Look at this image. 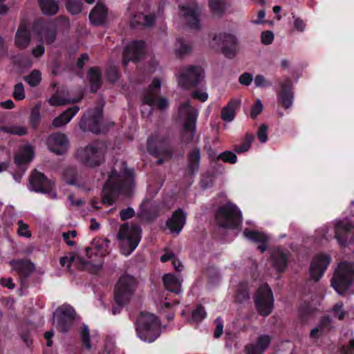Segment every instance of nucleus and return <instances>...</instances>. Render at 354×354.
I'll list each match as a JSON object with an SVG mask.
<instances>
[{
    "mask_svg": "<svg viewBox=\"0 0 354 354\" xmlns=\"http://www.w3.org/2000/svg\"><path fill=\"white\" fill-rule=\"evenodd\" d=\"M141 229L139 226L128 223L123 224L118 232V239L123 254L129 255L137 247L140 239Z\"/></svg>",
    "mask_w": 354,
    "mask_h": 354,
    "instance_id": "39448f33",
    "label": "nucleus"
},
{
    "mask_svg": "<svg viewBox=\"0 0 354 354\" xmlns=\"http://www.w3.org/2000/svg\"><path fill=\"white\" fill-rule=\"evenodd\" d=\"M145 42L133 41L127 45L123 54V65L127 66L130 60L137 62L144 53Z\"/></svg>",
    "mask_w": 354,
    "mask_h": 354,
    "instance_id": "6ab92c4d",
    "label": "nucleus"
},
{
    "mask_svg": "<svg viewBox=\"0 0 354 354\" xmlns=\"http://www.w3.org/2000/svg\"><path fill=\"white\" fill-rule=\"evenodd\" d=\"M155 24V16L153 15H145L142 13H139L134 16L131 22L133 27H136L138 25H144L145 26H151Z\"/></svg>",
    "mask_w": 354,
    "mask_h": 354,
    "instance_id": "e433bc0d",
    "label": "nucleus"
},
{
    "mask_svg": "<svg viewBox=\"0 0 354 354\" xmlns=\"http://www.w3.org/2000/svg\"><path fill=\"white\" fill-rule=\"evenodd\" d=\"M110 241L107 239H103L102 241H98L96 243H94L93 247L97 249V250L100 252L101 255H105L109 253V245Z\"/></svg>",
    "mask_w": 354,
    "mask_h": 354,
    "instance_id": "3c124183",
    "label": "nucleus"
},
{
    "mask_svg": "<svg viewBox=\"0 0 354 354\" xmlns=\"http://www.w3.org/2000/svg\"><path fill=\"white\" fill-rule=\"evenodd\" d=\"M330 260V257L328 254H321L315 256L311 263L310 277L315 281H318L326 270Z\"/></svg>",
    "mask_w": 354,
    "mask_h": 354,
    "instance_id": "412c9836",
    "label": "nucleus"
},
{
    "mask_svg": "<svg viewBox=\"0 0 354 354\" xmlns=\"http://www.w3.org/2000/svg\"><path fill=\"white\" fill-rule=\"evenodd\" d=\"M272 265L279 272H283L287 265V257L279 249L273 250L271 255Z\"/></svg>",
    "mask_w": 354,
    "mask_h": 354,
    "instance_id": "c756f323",
    "label": "nucleus"
},
{
    "mask_svg": "<svg viewBox=\"0 0 354 354\" xmlns=\"http://www.w3.org/2000/svg\"><path fill=\"white\" fill-rule=\"evenodd\" d=\"M206 316L204 307L202 305H198L196 309L192 311V317L189 319V322L198 323L202 321Z\"/></svg>",
    "mask_w": 354,
    "mask_h": 354,
    "instance_id": "49530a36",
    "label": "nucleus"
},
{
    "mask_svg": "<svg viewBox=\"0 0 354 354\" xmlns=\"http://www.w3.org/2000/svg\"><path fill=\"white\" fill-rule=\"evenodd\" d=\"M81 338L83 343V345L87 349H90L91 347V342H90V333L88 328L86 326H84L82 328L81 331Z\"/></svg>",
    "mask_w": 354,
    "mask_h": 354,
    "instance_id": "4d7b16f0",
    "label": "nucleus"
},
{
    "mask_svg": "<svg viewBox=\"0 0 354 354\" xmlns=\"http://www.w3.org/2000/svg\"><path fill=\"white\" fill-rule=\"evenodd\" d=\"M147 150L152 156L158 158V165H162L169 159L173 154L172 150L167 146L162 145L153 138H150L147 141Z\"/></svg>",
    "mask_w": 354,
    "mask_h": 354,
    "instance_id": "f3484780",
    "label": "nucleus"
},
{
    "mask_svg": "<svg viewBox=\"0 0 354 354\" xmlns=\"http://www.w3.org/2000/svg\"><path fill=\"white\" fill-rule=\"evenodd\" d=\"M24 80L31 86H37L41 80V72L38 70H33L28 75L24 77Z\"/></svg>",
    "mask_w": 354,
    "mask_h": 354,
    "instance_id": "37998d69",
    "label": "nucleus"
},
{
    "mask_svg": "<svg viewBox=\"0 0 354 354\" xmlns=\"http://www.w3.org/2000/svg\"><path fill=\"white\" fill-rule=\"evenodd\" d=\"M107 79L111 82H116L119 78V73L117 68L115 66L109 67L106 72Z\"/></svg>",
    "mask_w": 354,
    "mask_h": 354,
    "instance_id": "13d9d810",
    "label": "nucleus"
},
{
    "mask_svg": "<svg viewBox=\"0 0 354 354\" xmlns=\"http://www.w3.org/2000/svg\"><path fill=\"white\" fill-rule=\"evenodd\" d=\"M38 3L46 15H54L59 10V6L55 0H38Z\"/></svg>",
    "mask_w": 354,
    "mask_h": 354,
    "instance_id": "c9c22d12",
    "label": "nucleus"
},
{
    "mask_svg": "<svg viewBox=\"0 0 354 354\" xmlns=\"http://www.w3.org/2000/svg\"><path fill=\"white\" fill-rule=\"evenodd\" d=\"M254 140V136L252 134L246 133L245 138L241 144L236 145L234 150L237 153H243L248 151Z\"/></svg>",
    "mask_w": 354,
    "mask_h": 354,
    "instance_id": "c03bdc74",
    "label": "nucleus"
},
{
    "mask_svg": "<svg viewBox=\"0 0 354 354\" xmlns=\"http://www.w3.org/2000/svg\"><path fill=\"white\" fill-rule=\"evenodd\" d=\"M57 319V328L62 333H66L72 326L75 317V310L70 306H62L54 313Z\"/></svg>",
    "mask_w": 354,
    "mask_h": 354,
    "instance_id": "f8f14e48",
    "label": "nucleus"
},
{
    "mask_svg": "<svg viewBox=\"0 0 354 354\" xmlns=\"http://www.w3.org/2000/svg\"><path fill=\"white\" fill-rule=\"evenodd\" d=\"M241 104L240 99H232L221 111V118L225 122H231L235 116V111Z\"/></svg>",
    "mask_w": 354,
    "mask_h": 354,
    "instance_id": "2f4dec72",
    "label": "nucleus"
},
{
    "mask_svg": "<svg viewBox=\"0 0 354 354\" xmlns=\"http://www.w3.org/2000/svg\"><path fill=\"white\" fill-rule=\"evenodd\" d=\"M10 263L19 275L21 284L26 286L28 278L35 270V264L28 259L13 260Z\"/></svg>",
    "mask_w": 354,
    "mask_h": 354,
    "instance_id": "a211bd4d",
    "label": "nucleus"
},
{
    "mask_svg": "<svg viewBox=\"0 0 354 354\" xmlns=\"http://www.w3.org/2000/svg\"><path fill=\"white\" fill-rule=\"evenodd\" d=\"M31 190L37 192L50 193L52 183L44 174L35 171L29 178Z\"/></svg>",
    "mask_w": 354,
    "mask_h": 354,
    "instance_id": "aec40b11",
    "label": "nucleus"
},
{
    "mask_svg": "<svg viewBox=\"0 0 354 354\" xmlns=\"http://www.w3.org/2000/svg\"><path fill=\"white\" fill-rule=\"evenodd\" d=\"M39 35L46 44H50L53 43L57 38V30L53 26H46L41 30Z\"/></svg>",
    "mask_w": 354,
    "mask_h": 354,
    "instance_id": "4c0bfd02",
    "label": "nucleus"
},
{
    "mask_svg": "<svg viewBox=\"0 0 354 354\" xmlns=\"http://www.w3.org/2000/svg\"><path fill=\"white\" fill-rule=\"evenodd\" d=\"M243 235L247 239L255 243H259L258 245V249L261 250V252H264L267 250L268 237L264 233L257 231H250L248 230H245L243 232Z\"/></svg>",
    "mask_w": 354,
    "mask_h": 354,
    "instance_id": "bb28decb",
    "label": "nucleus"
},
{
    "mask_svg": "<svg viewBox=\"0 0 354 354\" xmlns=\"http://www.w3.org/2000/svg\"><path fill=\"white\" fill-rule=\"evenodd\" d=\"M254 85L257 87H266L270 86L271 83L263 75H257L254 77Z\"/></svg>",
    "mask_w": 354,
    "mask_h": 354,
    "instance_id": "052dcab7",
    "label": "nucleus"
},
{
    "mask_svg": "<svg viewBox=\"0 0 354 354\" xmlns=\"http://www.w3.org/2000/svg\"><path fill=\"white\" fill-rule=\"evenodd\" d=\"M31 32L24 23L19 24L15 36V46L20 49L27 48L31 41Z\"/></svg>",
    "mask_w": 354,
    "mask_h": 354,
    "instance_id": "5701e85b",
    "label": "nucleus"
},
{
    "mask_svg": "<svg viewBox=\"0 0 354 354\" xmlns=\"http://www.w3.org/2000/svg\"><path fill=\"white\" fill-rule=\"evenodd\" d=\"M353 283L354 265L348 262L340 263L331 279L332 286L339 295H344Z\"/></svg>",
    "mask_w": 354,
    "mask_h": 354,
    "instance_id": "20e7f679",
    "label": "nucleus"
},
{
    "mask_svg": "<svg viewBox=\"0 0 354 354\" xmlns=\"http://www.w3.org/2000/svg\"><path fill=\"white\" fill-rule=\"evenodd\" d=\"M106 17L107 9L105 6L101 3H97L89 14L91 22L95 26L104 24Z\"/></svg>",
    "mask_w": 354,
    "mask_h": 354,
    "instance_id": "a878e982",
    "label": "nucleus"
},
{
    "mask_svg": "<svg viewBox=\"0 0 354 354\" xmlns=\"http://www.w3.org/2000/svg\"><path fill=\"white\" fill-rule=\"evenodd\" d=\"M81 98L82 97H79V98L73 99L71 100L64 99L62 97H60L59 95L55 94L48 100V102L50 104V105L57 106L64 105L67 103L77 102L80 101Z\"/></svg>",
    "mask_w": 354,
    "mask_h": 354,
    "instance_id": "de8ad7c7",
    "label": "nucleus"
},
{
    "mask_svg": "<svg viewBox=\"0 0 354 354\" xmlns=\"http://www.w3.org/2000/svg\"><path fill=\"white\" fill-rule=\"evenodd\" d=\"M274 39V34L271 31H264L261 33V41L265 45L270 44Z\"/></svg>",
    "mask_w": 354,
    "mask_h": 354,
    "instance_id": "e2e57ef3",
    "label": "nucleus"
},
{
    "mask_svg": "<svg viewBox=\"0 0 354 354\" xmlns=\"http://www.w3.org/2000/svg\"><path fill=\"white\" fill-rule=\"evenodd\" d=\"M331 322L330 318L328 316H325L321 319L318 327L322 332L328 331L331 327Z\"/></svg>",
    "mask_w": 354,
    "mask_h": 354,
    "instance_id": "680f3d73",
    "label": "nucleus"
},
{
    "mask_svg": "<svg viewBox=\"0 0 354 354\" xmlns=\"http://www.w3.org/2000/svg\"><path fill=\"white\" fill-rule=\"evenodd\" d=\"M17 224L19 226L17 230L18 234L21 236L30 238L31 236V233L29 230L28 225L26 223H25L22 220H19Z\"/></svg>",
    "mask_w": 354,
    "mask_h": 354,
    "instance_id": "5fc2aeb1",
    "label": "nucleus"
},
{
    "mask_svg": "<svg viewBox=\"0 0 354 354\" xmlns=\"http://www.w3.org/2000/svg\"><path fill=\"white\" fill-rule=\"evenodd\" d=\"M176 53L178 57L184 56L192 50V46L184 41L182 39H178L176 43Z\"/></svg>",
    "mask_w": 354,
    "mask_h": 354,
    "instance_id": "a18cd8bd",
    "label": "nucleus"
},
{
    "mask_svg": "<svg viewBox=\"0 0 354 354\" xmlns=\"http://www.w3.org/2000/svg\"><path fill=\"white\" fill-rule=\"evenodd\" d=\"M354 236V223L347 218L335 223V239L342 246H346L349 239Z\"/></svg>",
    "mask_w": 354,
    "mask_h": 354,
    "instance_id": "ddd939ff",
    "label": "nucleus"
},
{
    "mask_svg": "<svg viewBox=\"0 0 354 354\" xmlns=\"http://www.w3.org/2000/svg\"><path fill=\"white\" fill-rule=\"evenodd\" d=\"M163 283L167 290L176 294L181 291V281L174 274H167L162 277Z\"/></svg>",
    "mask_w": 354,
    "mask_h": 354,
    "instance_id": "473e14b6",
    "label": "nucleus"
},
{
    "mask_svg": "<svg viewBox=\"0 0 354 354\" xmlns=\"http://www.w3.org/2000/svg\"><path fill=\"white\" fill-rule=\"evenodd\" d=\"M254 304L258 313L268 316L273 309V295L268 285L260 286L254 295Z\"/></svg>",
    "mask_w": 354,
    "mask_h": 354,
    "instance_id": "1a4fd4ad",
    "label": "nucleus"
},
{
    "mask_svg": "<svg viewBox=\"0 0 354 354\" xmlns=\"http://www.w3.org/2000/svg\"><path fill=\"white\" fill-rule=\"evenodd\" d=\"M73 265L77 269L82 270H88L91 272H97L102 268V264L93 265L90 261L84 260L82 257L73 253Z\"/></svg>",
    "mask_w": 354,
    "mask_h": 354,
    "instance_id": "7c9ffc66",
    "label": "nucleus"
},
{
    "mask_svg": "<svg viewBox=\"0 0 354 354\" xmlns=\"http://www.w3.org/2000/svg\"><path fill=\"white\" fill-rule=\"evenodd\" d=\"M134 214L135 212L131 207L122 209L120 213V218L122 221H126L129 218H131L134 216Z\"/></svg>",
    "mask_w": 354,
    "mask_h": 354,
    "instance_id": "338daca9",
    "label": "nucleus"
},
{
    "mask_svg": "<svg viewBox=\"0 0 354 354\" xmlns=\"http://www.w3.org/2000/svg\"><path fill=\"white\" fill-rule=\"evenodd\" d=\"M40 120V107L37 106L32 109L30 116V124L36 128Z\"/></svg>",
    "mask_w": 354,
    "mask_h": 354,
    "instance_id": "603ef678",
    "label": "nucleus"
},
{
    "mask_svg": "<svg viewBox=\"0 0 354 354\" xmlns=\"http://www.w3.org/2000/svg\"><path fill=\"white\" fill-rule=\"evenodd\" d=\"M161 82L158 78H154L148 90L144 94L143 102L149 106L156 104V97L159 93Z\"/></svg>",
    "mask_w": 354,
    "mask_h": 354,
    "instance_id": "c85d7f7f",
    "label": "nucleus"
},
{
    "mask_svg": "<svg viewBox=\"0 0 354 354\" xmlns=\"http://www.w3.org/2000/svg\"><path fill=\"white\" fill-rule=\"evenodd\" d=\"M343 303L338 302L334 305L333 311L334 315L339 319L342 320L345 317V312L343 310Z\"/></svg>",
    "mask_w": 354,
    "mask_h": 354,
    "instance_id": "bf43d9fd",
    "label": "nucleus"
},
{
    "mask_svg": "<svg viewBox=\"0 0 354 354\" xmlns=\"http://www.w3.org/2000/svg\"><path fill=\"white\" fill-rule=\"evenodd\" d=\"M188 169L191 173L197 171L199 169L201 150L198 147L192 149L187 154Z\"/></svg>",
    "mask_w": 354,
    "mask_h": 354,
    "instance_id": "f704fd0d",
    "label": "nucleus"
},
{
    "mask_svg": "<svg viewBox=\"0 0 354 354\" xmlns=\"http://www.w3.org/2000/svg\"><path fill=\"white\" fill-rule=\"evenodd\" d=\"M126 187L124 175L113 169L103 187L102 202L106 205H112L119 194Z\"/></svg>",
    "mask_w": 354,
    "mask_h": 354,
    "instance_id": "f03ea898",
    "label": "nucleus"
},
{
    "mask_svg": "<svg viewBox=\"0 0 354 354\" xmlns=\"http://www.w3.org/2000/svg\"><path fill=\"white\" fill-rule=\"evenodd\" d=\"M80 108L77 106H74L56 117L52 122V126L55 128H60L68 124L71 120L79 111Z\"/></svg>",
    "mask_w": 354,
    "mask_h": 354,
    "instance_id": "cd10ccee",
    "label": "nucleus"
},
{
    "mask_svg": "<svg viewBox=\"0 0 354 354\" xmlns=\"http://www.w3.org/2000/svg\"><path fill=\"white\" fill-rule=\"evenodd\" d=\"M277 91V100L279 104L285 109H290L293 103L294 92L292 80L286 78L279 83Z\"/></svg>",
    "mask_w": 354,
    "mask_h": 354,
    "instance_id": "4468645a",
    "label": "nucleus"
},
{
    "mask_svg": "<svg viewBox=\"0 0 354 354\" xmlns=\"http://www.w3.org/2000/svg\"><path fill=\"white\" fill-rule=\"evenodd\" d=\"M102 112L100 109L88 111L82 116L80 122V128L83 131H91L94 133H101Z\"/></svg>",
    "mask_w": 354,
    "mask_h": 354,
    "instance_id": "9b49d317",
    "label": "nucleus"
},
{
    "mask_svg": "<svg viewBox=\"0 0 354 354\" xmlns=\"http://www.w3.org/2000/svg\"><path fill=\"white\" fill-rule=\"evenodd\" d=\"M180 15L183 17L188 26L193 29L200 28L199 9L198 7L180 6Z\"/></svg>",
    "mask_w": 354,
    "mask_h": 354,
    "instance_id": "4be33fe9",
    "label": "nucleus"
},
{
    "mask_svg": "<svg viewBox=\"0 0 354 354\" xmlns=\"http://www.w3.org/2000/svg\"><path fill=\"white\" fill-rule=\"evenodd\" d=\"M263 110V105L260 100H257L255 104L252 107L251 109V117L255 118L258 115L261 113Z\"/></svg>",
    "mask_w": 354,
    "mask_h": 354,
    "instance_id": "0e129e2a",
    "label": "nucleus"
},
{
    "mask_svg": "<svg viewBox=\"0 0 354 354\" xmlns=\"http://www.w3.org/2000/svg\"><path fill=\"white\" fill-rule=\"evenodd\" d=\"M209 6L212 12L216 15H221L225 11L224 0H209Z\"/></svg>",
    "mask_w": 354,
    "mask_h": 354,
    "instance_id": "79ce46f5",
    "label": "nucleus"
},
{
    "mask_svg": "<svg viewBox=\"0 0 354 354\" xmlns=\"http://www.w3.org/2000/svg\"><path fill=\"white\" fill-rule=\"evenodd\" d=\"M88 79L91 84V90L95 93L102 84V73L97 67L91 68L88 72Z\"/></svg>",
    "mask_w": 354,
    "mask_h": 354,
    "instance_id": "72a5a7b5",
    "label": "nucleus"
},
{
    "mask_svg": "<svg viewBox=\"0 0 354 354\" xmlns=\"http://www.w3.org/2000/svg\"><path fill=\"white\" fill-rule=\"evenodd\" d=\"M1 131L19 136H25L28 133L27 129L25 127L19 125L0 127V132Z\"/></svg>",
    "mask_w": 354,
    "mask_h": 354,
    "instance_id": "58836bf2",
    "label": "nucleus"
},
{
    "mask_svg": "<svg viewBox=\"0 0 354 354\" xmlns=\"http://www.w3.org/2000/svg\"><path fill=\"white\" fill-rule=\"evenodd\" d=\"M216 221L221 227L236 228L242 223L241 212L235 205L227 203L217 210Z\"/></svg>",
    "mask_w": 354,
    "mask_h": 354,
    "instance_id": "423d86ee",
    "label": "nucleus"
},
{
    "mask_svg": "<svg viewBox=\"0 0 354 354\" xmlns=\"http://www.w3.org/2000/svg\"><path fill=\"white\" fill-rule=\"evenodd\" d=\"M205 77L204 70L198 66H187L179 72L178 84L184 88L195 87Z\"/></svg>",
    "mask_w": 354,
    "mask_h": 354,
    "instance_id": "6e6552de",
    "label": "nucleus"
},
{
    "mask_svg": "<svg viewBox=\"0 0 354 354\" xmlns=\"http://www.w3.org/2000/svg\"><path fill=\"white\" fill-rule=\"evenodd\" d=\"M63 180L69 185H75L77 181V170L75 167H68L63 171Z\"/></svg>",
    "mask_w": 354,
    "mask_h": 354,
    "instance_id": "a19ab883",
    "label": "nucleus"
},
{
    "mask_svg": "<svg viewBox=\"0 0 354 354\" xmlns=\"http://www.w3.org/2000/svg\"><path fill=\"white\" fill-rule=\"evenodd\" d=\"M136 285V280L133 276L124 274L120 277L115 285L114 297L118 306H122L129 302L134 294Z\"/></svg>",
    "mask_w": 354,
    "mask_h": 354,
    "instance_id": "0eeeda50",
    "label": "nucleus"
},
{
    "mask_svg": "<svg viewBox=\"0 0 354 354\" xmlns=\"http://www.w3.org/2000/svg\"><path fill=\"white\" fill-rule=\"evenodd\" d=\"M250 299V292L245 286L240 287L236 292V301L239 303H243Z\"/></svg>",
    "mask_w": 354,
    "mask_h": 354,
    "instance_id": "8fccbe9b",
    "label": "nucleus"
},
{
    "mask_svg": "<svg viewBox=\"0 0 354 354\" xmlns=\"http://www.w3.org/2000/svg\"><path fill=\"white\" fill-rule=\"evenodd\" d=\"M106 147L104 142L95 141L77 149L75 156L77 160L86 167L94 168L104 161Z\"/></svg>",
    "mask_w": 354,
    "mask_h": 354,
    "instance_id": "f257e3e1",
    "label": "nucleus"
},
{
    "mask_svg": "<svg viewBox=\"0 0 354 354\" xmlns=\"http://www.w3.org/2000/svg\"><path fill=\"white\" fill-rule=\"evenodd\" d=\"M214 40L226 57H233L236 55L237 40L232 34L220 33L214 37Z\"/></svg>",
    "mask_w": 354,
    "mask_h": 354,
    "instance_id": "dca6fc26",
    "label": "nucleus"
},
{
    "mask_svg": "<svg viewBox=\"0 0 354 354\" xmlns=\"http://www.w3.org/2000/svg\"><path fill=\"white\" fill-rule=\"evenodd\" d=\"M33 157V152L30 147H26L19 154L16 155L15 162L17 165L25 164L29 162Z\"/></svg>",
    "mask_w": 354,
    "mask_h": 354,
    "instance_id": "ea45409f",
    "label": "nucleus"
},
{
    "mask_svg": "<svg viewBox=\"0 0 354 354\" xmlns=\"http://www.w3.org/2000/svg\"><path fill=\"white\" fill-rule=\"evenodd\" d=\"M179 112L180 115H186L183 139L185 142H189L195 134L197 110L191 106L189 100H187L180 105Z\"/></svg>",
    "mask_w": 354,
    "mask_h": 354,
    "instance_id": "9d476101",
    "label": "nucleus"
},
{
    "mask_svg": "<svg viewBox=\"0 0 354 354\" xmlns=\"http://www.w3.org/2000/svg\"><path fill=\"white\" fill-rule=\"evenodd\" d=\"M46 144L49 150L57 155L65 154L69 147L68 137L60 132L50 134L47 138Z\"/></svg>",
    "mask_w": 354,
    "mask_h": 354,
    "instance_id": "2eb2a0df",
    "label": "nucleus"
},
{
    "mask_svg": "<svg viewBox=\"0 0 354 354\" xmlns=\"http://www.w3.org/2000/svg\"><path fill=\"white\" fill-rule=\"evenodd\" d=\"M66 7L72 15H77L82 11V3L81 0H66Z\"/></svg>",
    "mask_w": 354,
    "mask_h": 354,
    "instance_id": "09e8293b",
    "label": "nucleus"
},
{
    "mask_svg": "<svg viewBox=\"0 0 354 354\" xmlns=\"http://www.w3.org/2000/svg\"><path fill=\"white\" fill-rule=\"evenodd\" d=\"M73 253H69L68 255L62 257L59 259V262L62 266H67V268L70 270L73 265Z\"/></svg>",
    "mask_w": 354,
    "mask_h": 354,
    "instance_id": "69168bd1",
    "label": "nucleus"
},
{
    "mask_svg": "<svg viewBox=\"0 0 354 354\" xmlns=\"http://www.w3.org/2000/svg\"><path fill=\"white\" fill-rule=\"evenodd\" d=\"M186 216L181 209H178L173 213L172 216L167 221V226L171 232L179 234L185 223Z\"/></svg>",
    "mask_w": 354,
    "mask_h": 354,
    "instance_id": "393cba45",
    "label": "nucleus"
},
{
    "mask_svg": "<svg viewBox=\"0 0 354 354\" xmlns=\"http://www.w3.org/2000/svg\"><path fill=\"white\" fill-rule=\"evenodd\" d=\"M218 158L221 159L223 162L232 164L235 163L237 160L236 155L230 151H225L219 154Z\"/></svg>",
    "mask_w": 354,
    "mask_h": 354,
    "instance_id": "864d4df0",
    "label": "nucleus"
},
{
    "mask_svg": "<svg viewBox=\"0 0 354 354\" xmlns=\"http://www.w3.org/2000/svg\"><path fill=\"white\" fill-rule=\"evenodd\" d=\"M341 352L342 354H351L354 353V339H351L347 346H342Z\"/></svg>",
    "mask_w": 354,
    "mask_h": 354,
    "instance_id": "774afa93",
    "label": "nucleus"
},
{
    "mask_svg": "<svg viewBox=\"0 0 354 354\" xmlns=\"http://www.w3.org/2000/svg\"><path fill=\"white\" fill-rule=\"evenodd\" d=\"M137 332L144 341L151 342L160 333V324L157 317L150 313H141L137 320Z\"/></svg>",
    "mask_w": 354,
    "mask_h": 354,
    "instance_id": "7ed1b4c3",
    "label": "nucleus"
},
{
    "mask_svg": "<svg viewBox=\"0 0 354 354\" xmlns=\"http://www.w3.org/2000/svg\"><path fill=\"white\" fill-rule=\"evenodd\" d=\"M272 337L268 335H259L255 344H250L245 348L246 354H263L269 347Z\"/></svg>",
    "mask_w": 354,
    "mask_h": 354,
    "instance_id": "b1692460",
    "label": "nucleus"
},
{
    "mask_svg": "<svg viewBox=\"0 0 354 354\" xmlns=\"http://www.w3.org/2000/svg\"><path fill=\"white\" fill-rule=\"evenodd\" d=\"M12 95L17 100H21L25 98V91L22 83H18L15 86Z\"/></svg>",
    "mask_w": 354,
    "mask_h": 354,
    "instance_id": "6e6d98bb",
    "label": "nucleus"
}]
</instances>
